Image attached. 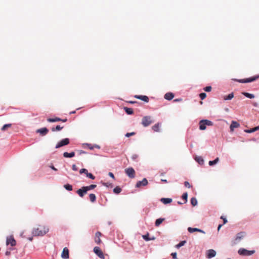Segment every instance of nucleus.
<instances>
[{
	"label": "nucleus",
	"instance_id": "obj_60",
	"mask_svg": "<svg viewBox=\"0 0 259 259\" xmlns=\"http://www.w3.org/2000/svg\"><path fill=\"white\" fill-rule=\"evenodd\" d=\"M223 225H222V224H220V225H219V226H218V230H219L221 229V228L222 227V226Z\"/></svg>",
	"mask_w": 259,
	"mask_h": 259
},
{
	"label": "nucleus",
	"instance_id": "obj_37",
	"mask_svg": "<svg viewBox=\"0 0 259 259\" xmlns=\"http://www.w3.org/2000/svg\"><path fill=\"white\" fill-rule=\"evenodd\" d=\"M141 100L147 103L149 101V98L146 96L142 95V96L141 97Z\"/></svg>",
	"mask_w": 259,
	"mask_h": 259
},
{
	"label": "nucleus",
	"instance_id": "obj_47",
	"mask_svg": "<svg viewBox=\"0 0 259 259\" xmlns=\"http://www.w3.org/2000/svg\"><path fill=\"white\" fill-rule=\"evenodd\" d=\"M135 134V133L134 132H132V133H127L125 134V137H130V136H133Z\"/></svg>",
	"mask_w": 259,
	"mask_h": 259
},
{
	"label": "nucleus",
	"instance_id": "obj_4",
	"mask_svg": "<svg viewBox=\"0 0 259 259\" xmlns=\"http://www.w3.org/2000/svg\"><path fill=\"white\" fill-rule=\"evenodd\" d=\"M69 143V139L68 138H65L61 140L56 145V148H59L62 146L68 145Z\"/></svg>",
	"mask_w": 259,
	"mask_h": 259
},
{
	"label": "nucleus",
	"instance_id": "obj_3",
	"mask_svg": "<svg viewBox=\"0 0 259 259\" xmlns=\"http://www.w3.org/2000/svg\"><path fill=\"white\" fill-rule=\"evenodd\" d=\"M150 116H144L142 120V124L145 126H148L152 123Z\"/></svg>",
	"mask_w": 259,
	"mask_h": 259
},
{
	"label": "nucleus",
	"instance_id": "obj_16",
	"mask_svg": "<svg viewBox=\"0 0 259 259\" xmlns=\"http://www.w3.org/2000/svg\"><path fill=\"white\" fill-rule=\"evenodd\" d=\"M240 126L239 123L235 121H232L230 125V130L233 131L235 128H237Z\"/></svg>",
	"mask_w": 259,
	"mask_h": 259
},
{
	"label": "nucleus",
	"instance_id": "obj_19",
	"mask_svg": "<svg viewBox=\"0 0 259 259\" xmlns=\"http://www.w3.org/2000/svg\"><path fill=\"white\" fill-rule=\"evenodd\" d=\"M160 201L164 204H166L171 202L172 199L169 198H162L160 199Z\"/></svg>",
	"mask_w": 259,
	"mask_h": 259
},
{
	"label": "nucleus",
	"instance_id": "obj_41",
	"mask_svg": "<svg viewBox=\"0 0 259 259\" xmlns=\"http://www.w3.org/2000/svg\"><path fill=\"white\" fill-rule=\"evenodd\" d=\"M11 125H12L11 124H6L3 125V126L2 128V131H5L6 129V128L11 127Z\"/></svg>",
	"mask_w": 259,
	"mask_h": 259
},
{
	"label": "nucleus",
	"instance_id": "obj_10",
	"mask_svg": "<svg viewBox=\"0 0 259 259\" xmlns=\"http://www.w3.org/2000/svg\"><path fill=\"white\" fill-rule=\"evenodd\" d=\"M148 184V181L146 178H144L142 181L137 182L136 187L139 188L141 186H145Z\"/></svg>",
	"mask_w": 259,
	"mask_h": 259
},
{
	"label": "nucleus",
	"instance_id": "obj_21",
	"mask_svg": "<svg viewBox=\"0 0 259 259\" xmlns=\"http://www.w3.org/2000/svg\"><path fill=\"white\" fill-rule=\"evenodd\" d=\"M61 120V119L59 117H55L54 118H49L47 119V121L49 122H57V121H60Z\"/></svg>",
	"mask_w": 259,
	"mask_h": 259
},
{
	"label": "nucleus",
	"instance_id": "obj_22",
	"mask_svg": "<svg viewBox=\"0 0 259 259\" xmlns=\"http://www.w3.org/2000/svg\"><path fill=\"white\" fill-rule=\"evenodd\" d=\"M195 160L200 165H202L204 163V160L201 156L196 157Z\"/></svg>",
	"mask_w": 259,
	"mask_h": 259
},
{
	"label": "nucleus",
	"instance_id": "obj_45",
	"mask_svg": "<svg viewBox=\"0 0 259 259\" xmlns=\"http://www.w3.org/2000/svg\"><path fill=\"white\" fill-rule=\"evenodd\" d=\"M244 132L245 133H251L254 132L255 131L254 130V128H251V129H249V130H245L244 131Z\"/></svg>",
	"mask_w": 259,
	"mask_h": 259
},
{
	"label": "nucleus",
	"instance_id": "obj_50",
	"mask_svg": "<svg viewBox=\"0 0 259 259\" xmlns=\"http://www.w3.org/2000/svg\"><path fill=\"white\" fill-rule=\"evenodd\" d=\"M72 170H74V171H77V168L75 164H73L72 165Z\"/></svg>",
	"mask_w": 259,
	"mask_h": 259
},
{
	"label": "nucleus",
	"instance_id": "obj_13",
	"mask_svg": "<svg viewBox=\"0 0 259 259\" xmlns=\"http://www.w3.org/2000/svg\"><path fill=\"white\" fill-rule=\"evenodd\" d=\"M244 236H245L244 232H241L238 233L236 235V237H235V241H236V243L240 241L241 240V239H242L244 237Z\"/></svg>",
	"mask_w": 259,
	"mask_h": 259
},
{
	"label": "nucleus",
	"instance_id": "obj_20",
	"mask_svg": "<svg viewBox=\"0 0 259 259\" xmlns=\"http://www.w3.org/2000/svg\"><path fill=\"white\" fill-rule=\"evenodd\" d=\"M206 124L204 121V119H202L199 122V129L200 130H205L206 129Z\"/></svg>",
	"mask_w": 259,
	"mask_h": 259
},
{
	"label": "nucleus",
	"instance_id": "obj_25",
	"mask_svg": "<svg viewBox=\"0 0 259 259\" xmlns=\"http://www.w3.org/2000/svg\"><path fill=\"white\" fill-rule=\"evenodd\" d=\"M164 220V218H159L157 219L155 223V225L156 227H158Z\"/></svg>",
	"mask_w": 259,
	"mask_h": 259
},
{
	"label": "nucleus",
	"instance_id": "obj_43",
	"mask_svg": "<svg viewBox=\"0 0 259 259\" xmlns=\"http://www.w3.org/2000/svg\"><path fill=\"white\" fill-rule=\"evenodd\" d=\"M79 172L81 174H85L87 175V174L88 172V171L85 168H82V169H80Z\"/></svg>",
	"mask_w": 259,
	"mask_h": 259
},
{
	"label": "nucleus",
	"instance_id": "obj_44",
	"mask_svg": "<svg viewBox=\"0 0 259 259\" xmlns=\"http://www.w3.org/2000/svg\"><path fill=\"white\" fill-rule=\"evenodd\" d=\"M204 90L205 92H210L211 90V86H207L205 88H204Z\"/></svg>",
	"mask_w": 259,
	"mask_h": 259
},
{
	"label": "nucleus",
	"instance_id": "obj_56",
	"mask_svg": "<svg viewBox=\"0 0 259 259\" xmlns=\"http://www.w3.org/2000/svg\"><path fill=\"white\" fill-rule=\"evenodd\" d=\"M101 240L100 239V238H98V239L96 240V242H97V243H100L101 242Z\"/></svg>",
	"mask_w": 259,
	"mask_h": 259
},
{
	"label": "nucleus",
	"instance_id": "obj_14",
	"mask_svg": "<svg viewBox=\"0 0 259 259\" xmlns=\"http://www.w3.org/2000/svg\"><path fill=\"white\" fill-rule=\"evenodd\" d=\"M188 230L189 231V232L191 233H192L194 232H201V233H202L203 234H205V232L202 230H201L200 229H198V228H191V227H189L188 228Z\"/></svg>",
	"mask_w": 259,
	"mask_h": 259
},
{
	"label": "nucleus",
	"instance_id": "obj_18",
	"mask_svg": "<svg viewBox=\"0 0 259 259\" xmlns=\"http://www.w3.org/2000/svg\"><path fill=\"white\" fill-rule=\"evenodd\" d=\"M74 155L75 153L74 152H71L70 153L65 152L63 153V156L65 158H71L74 157Z\"/></svg>",
	"mask_w": 259,
	"mask_h": 259
},
{
	"label": "nucleus",
	"instance_id": "obj_49",
	"mask_svg": "<svg viewBox=\"0 0 259 259\" xmlns=\"http://www.w3.org/2000/svg\"><path fill=\"white\" fill-rule=\"evenodd\" d=\"M221 219H223V221H224V223L223 224H225L227 222V220L226 218L224 217L223 216H222L221 217Z\"/></svg>",
	"mask_w": 259,
	"mask_h": 259
},
{
	"label": "nucleus",
	"instance_id": "obj_54",
	"mask_svg": "<svg viewBox=\"0 0 259 259\" xmlns=\"http://www.w3.org/2000/svg\"><path fill=\"white\" fill-rule=\"evenodd\" d=\"M142 95H135V98L141 100V97Z\"/></svg>",
	"mask_w": 259,
	"mask_h": 259
},
{
	"label": "nucleus",
	"instance_id": "obj_1",
	"mask_svg": "<svg viewBox=\"0 0 259 259\" xmlns=\"http://www.w3.org/2000/svg\"><path fill=\"white\" fill-rule=\"evenodd\" d=\"M49 231L48 227L44 226L42 230L39 228H33L32 231V234L34 236H42L47 234Z\"/></svg>",
	"mask_w": 259,
	"mask_h": 259
},
{
	"label": "nucleus",
	"instance_id": "obj_58",
	"mask_svg": "<svg viewBox=\"0 0 259 259\" xmlns=\"http://www.w3.org/2000/svg\"><path fill=\"white\" fill-rule=\"evenodd\" d=\"M182 101V99H177L174 100V102H179Z\"/></svg>",
	"mask_w": 259,
	"mask_h": 259
},
{
	"label": "nucleus",
	"instance_id": "obj_11",
	"mask_svg": "<svg viewBox=\"0 0 259 259\" xmlns=\"http://www.w3.org/2000/svg\"><path fill=\"white\" fill-rule=\"evenodd\" d=\"M216 255V251L214 249H209L207 251L206 257L208 258H211Z\"/></svg>",
	"mask_w": 259,
	"mask_h": 259
},
{
	"label": "nucleus",
	"instance_id": "obj_31",
	"mask_svg": "<svg viewBox=\"0 0 259 259\" xmlns=\"http://www.w3.org/2000/svg\"><path fill=\"white\" fill-rule=\"evenodd\" d=\"M219 161V158L218 157L216 158L214 160L209 161L208 164L209 165L212 166L214 164H217Z\"/></svg>",
	"mask_w": 259,
	"mask_h": 259
},
{
	"label": "nucleus",
	"instance_id": "obj_29",
	"mask_svg": "<svg viewBox=\"0 0 259 259\" xmlns=\"http://www.w3.org/2000/svg\"><path fill=\"white\" fill-rule=\"evenodd\" d=\"M63 126H61L59 125H57L56 127H53L51 128V130L52 132L59 131L63 128Z\"/></svg>",
	"mask_w": 259,
	"mask_h": 259
},
{
	"label": "nucleus",
	"instance_id": "obj_35",
	"mask_svg": "<svg viewBox=\"0 0 259 259\" xmlns=\"http://www.w3.org/2000/svg\"><path fill=\"white\" fill-rule=\"evenodd\" d=\"M64 188L67 191H72V186L70 184H66L64 186Z\"/></svg>",
	"mask_w": 259,
	"mask_h": 259
},
{
	"label": "nucleus",
	"instance_id": "obj_52",
	"mask_svg": "<svg viewBox=\"0 0 259 259\" xmlns=\"http://www.w3.org/2000/svg\"><path fill=\"white\" fill-rule=\"evenodd\" d=\"M50 168H51L52 169H53V170H55V171H57V168H56L54 166V165H52L50 166Z\"/></svg>",
	"mask_w": 259,
	"mask_h": 259
},
{
	"label": "nucleus",
	"instance_id": "obj_30",
	"mask_svg": "<svg viewBox=\"0 0 259 259\" xmlns=\"http://www.w3.org/2000/svg\"><path fill=\"white\" fill-rule=\"evenodd\" d=\"M160 124L157 123L152 126V129L154 131L158 132L159 131Z\"/></svg>",
	"mask_w": 259,
	"mask_h": 259
},
{
	"label": "nucleus",
	"instance_id": "obj_17",
	"mask_svg": "<svg viewBox=\"0 0 259 259\" xmlns=\"http://www.w3.org/2000/svg\"><path fill=\"white\" fill-rule=\"evenodd\" d=\"M174 97V94L170 92L167 93L164 95V99L168 101L172 100Z\"/></svg>",
	"mask_w": 259,
	"mask_h": 259
},
{
	"label": "nucleus",
	"instance_id": "obj_8",
	"mask_svg": "<svg viewBox=\"0 0 259 259\" xmlns=\"http://www.w3.org/2000/svg\"><path fill=\"white\" fill-rule=\"evenodd\" d=\"M94 252L101 258H104V255L103 252L98 246H96L94 248Z\"/></svg>",
	"mask_w": 259,
	"mask_h": 259
},
{
	"label": "nucleus",
	"instance_id": "obj_51",
	"mask_svg": "<svg viewBox=\"0 0 259 259\" xmlns=\"http://www.w3.org/2000/svg\"><path fill=\"white\" fill-rule=\"evenodd\" d=\"M101 233L99 232H97L96 233V237L98 238H100V237L101 236Z\"/></svg>",
	"mask_w": 259,
	"mask_h": 259
},
{
	"label": "nucleus",
	"instance_id": "obj_6",
	"mask_svg": "<svg viewBox=\"0 0 259 259\" xmlns=\"http://www.w3.org/2000/svg\"><path fill=\"white\" fill-rule=\"evenodd\" d=\"M125 172L130 178H134L135 177V171L134 169L132 167L126 168L125 169Z\"/></svg>",
	"mask_w": 259,
	"mask_h": 259
},
{
	"label": "nucleus",
	"instance_id": "obj_64",
	"mask_svg": "<svg viewBox=\"0 0 259 259\" xmlns=\"http://www.w3.org/2000/svg\"><path fill=\"white\" fill-rule=\"evenodd\" d=\"M61 121L64 122H66L67 121V119H61Z\"/></svg>",
	"mask_w": 259,
	"mask_h": 259
},
{
	"label": "nucleus",
	"instance_id": "obj_9",
	"mask_svg": "<svg viewBox=\"0 0 259 259\" xmlns=\"http://www.w3.org/2000/svg\"><path fill=\"white\" fill-rule=\"evenodd\" d=\"M36 132L39 133L41 136H46L49 132V130L47 127H42L36 130Z\"/></svg>",
	"mask_w": 259,
	"mask_h": 259
},
{
	"label": "nucleus",
	"instance_id": "obj_28",
	"mask_svg": "<svg viewBox=\"0 0 259 259\" xmlns=\"http://www.w3.org/2000/svg\"><path fill=\"white\" fill-rule=\"evenodd\" d=\"M124 110H125V112L128 115H131L133 113V109L131 108L124 107Z\"/></svg>",
	"mask_w": 259,
	"mask_h": 259
},
{
	"label": "nucleus",
	"instance_id": "obj_48",
	"mask_svg": "<svg viewBox=\"0 0 259 259\" xmlns=\"http://www.w3.org/2000/svg\"><path fill=\"white\" fill-rule=\"evenodd\" d=\"M177 253H176V252H172V253H171V256H172V258H173L174 259H176V258H177Z\"/></svg>",
	"mask_w": 259,
	"mask_h": 259
},
{
	"label": "nucleus",
	"instance_id": "obj_27",
	"mask_svg": "<svg viewBox=\"0 0 259 259\" xmlns=\"http://www.w3.org/2000/svg\"><path fill=\"white\" fill-rule=\"evenodd\" d=\"M143 238L145 241H150V240H153L155 239V237H152V238H149V237L148 233L146 234V235H143Z\"/></svg>",
	"mask_w": 259,
	"mask_h": 259
},
{
	"label": "nucleus",
	"instance_id": "obj_36",
	"mask_svg": "<svg viewBox=\"0 0 259 259\" xmlns=\"http://www.w3.org/2000/svg\"><path fill=\"white\" fill-rule=\"evenodd\" d=\"M186 243V241H185V240L181 241L180 243H179L176 245V247L178 248H179L181 247L184 246L185 244Z\"/></svg>",
	"mask_w": 259,
	"mask_h": 259
},
{
	"label": "nucleus",
	"instance_id": "obj_32",
	"mask_svg": "<svg viewBox=\"0 0 259 259\" xmlns=\"http://www.w3.org/2000/svg\"><path fill=\"white\" fill-rule=\"evenodd\" d=\"M191 203L193 206H196L198 203L197 199L195 197H192L191 199Z\"/></svg>",
	"mask_w": 259,
	"mask_h": 259
},
{
	"label": "nucleus",
	"instance_id": "obj_59",
	"mask_svg": "<svg viewBox=\"0 0 259 259\" xmlns=\"http://www.w3.org/2000/svg\"><path fill=\"white\" fill-rule=\"evenodd\" d=\"M255 132L257 130H259V126H256L255 127L253 128Z\"/></svg>",
	"mask_w": 259,
	"mask_h": 259
},
{
	"label": "nucleus",
	"instance_id": "obj_5",
	"mask_svg": "<svg viewBox=\"0 0 259 259\" xmlns=\"http://www.w3.org/2000/svg\"><path fill=\"white\" fill-rule=\"evenodd\" d=\"M258 76H253L250 78H246V79H238L237 81L240 83H248L252 82L254 80H255L257 78H258Z\"/></svg>",
	"mask_w": 259,
	"mask_h": 259
},
{
	"label": "nucleus",
	"instance_id": "obj_39",
	"mask_svg": "<svg viewBox=\"0 0 259 259\" xmlns=\"http://www.w3.org/2000/svg\"><path fill=\"white\" fill-rule=\"evenodd\" d=\"M86 176L87 177L92 180H94L95 179V177L91 173L88 172Z\"/></svg>",
	"mask_w": 259,
	"mask_h": 259
},
{
	"label": "nucleus",
	"instance_id": "obj_61",
	"mask_svg": "<svg viewBox=\"0 0 259 259\" xmlns=\"http://www.w3.org/2000/svg\"><path fill=\"white\" fill-rule=\"evenodd\" d=\"M162 182H164V183H166L167 182V180H165V179H161V180Z\"/></svg>",
	"mask_w": 259,
	"mask_h": 259
},
{
	"label": "nucleus",
	"instance_id": "obj_55",
	"mask_svg": "<svg viewBox=\"0 0 259 259\" xmlns=\"http://www.w3.org/2000/svg\"><path fill=\"white\" fill-rule=\"evenodd\" d=\"M252 105L254 107H257L258 106V103L257 102H253L252 103Z\"/></svg>",
	"mask_w": 259,
	"mask_h": 259
},
{
	"label": "nucleus",
	"instance_id": "obj_38",
	"mask_svg": "<svg viewBox=\"0 0 259 259\" xmlns=\"http://www.w3.org/2000/svg\"><path fill=\"white\" fill-rule=\"evenodd\" d=\"M204 121L206 125L211 126V125H213L212 122L210 120H207V119H204Z\"/></svg>",
	"mask_w": 259,
	"mask_h": 259
},
{
	"label": "nucleus",
	"instance_id": "obj_23",
	"mask_svg": "<svg viewBox=\"0 0 259 259\" xmlns=\"http://www.w3.org/2000/svg\"><path fill=\"white\" fill-rule=\"evenodd\" d=\"M234 97V93L232 92L230 94H229L228 96H225L224 97V99L225 100H232Z\"/></svg>",
	"mask_w": 259,
	"mask_h": 259
},
{
	"label": "nucleus",
	"instance_id": "obj_15",
	"mask_svg": "<svg viewBox=\"0 0 259 259\" xmlns=\"http://www.w3.org/2000/svg\"><path fill=\"white\" fill-rule=\"evenodd\" d=\"M87 192V191L85 188H84V187H82L81 189H79L77 191V193L81 197H82Z\"/></svg>",
	"mask_w": 259,
	"mask_h": 259
},
{
	"label": "nucleus",
	"instance_id": "obj_62",
	"mask_svg": "<svg viewBox=\"0 0 259 259\" xmlns=\"http://www.w3.org/2000/svg\"><path fill=\"white\" fill-rule=\"evenodd\" d=\"M93 147H94H94H96V148H98V149H99V148H100V146H99V145H95L94 146H93Z\"/></svg>",
	"mask_w": 259,
	"mask_h": 259
},
{
	"label": "nucleus",
	"instance_id": "obj_12",
	"mask_svg": "<svg viewBox=\"0 0 259 259\" xmlns=\"http://www.w3.org/2000/svg\"><path fill=\"white\" fill-rule=\"evenodd\" d=\"M61 257L64 259H68L69 258V250L67 247L63 248L61 253Z\"/></svg>",
	"mask_w": 259,
	"mask_h": 259
},
{
	"label": "nucleus",
	"instance_id": "obj_26",
	"mask_svg": "<svg viewBox=\"0 0 259 259\" xmlns=\"http://www.w3.org/2000/svg\"><path fill=\"white\" fill-rule=\"evenodd\" d=\"M97 187L96 185L92 184L88 186H84V188L87 191L95 189Z\"/></svg>",
	"mask_w": 259,
	"mask_h": 259
},
{
	"label": "nucleus",
	"instance_id": "obj_53",
	"mask_svg": "<svg viewBox=\"0 0 259 259\" xmlns=\"http://www.w3.org/2000/svg\"><path fill=\"white\" fill-rule=\"evenodd\" d=\"M108 175L110 177H111L113 179H114V176L112 172H109Z\"/></svg>",
	"mask_w": 259,
	"mask_h": 259
},
{
	"label": "nucleus",
	"instance_id": "obj_33",
	"mask_svg": "<svg viewBox=\"0 0 259 259\" xmlns=\"http://www.w3.org/2000/svg\"><path fill=\"white\" fill-rule=\"evenodd\" d=\"M90 199L92 202H95L96 200V196L94 194H90L89 195Z\"/></svg>",
	"mask_w": 259,
	"mask_h": 259
},
{
	"label": "nucleus",
	"instance_id": "obj_46",
	"mask_svg": "<svg viewBox=\"0 0 259 259\" xmlns=\"http://www.w3.org/2000/svg\"><path fill=\"white\" fill-rule=\"evenodd\" d=\"M184 185L186 187H187L188 188H190L191 187V185L190 184V183L188 182V181H185L184 182Z\"/></svg>",
	"mask_w": 259,
	"mask_h": 259
},
{
	"label": "nucleus",
	"instance_id": "obj_34",
	"mask_svg": "<svg viewBox=\"0 0 259 259\" xmlns=\"http://www.w3.org/2000/svg\"><path fill=\"white\" fill-rule=\"evenodd\" d=\"M121 191V189L119 187H116L113 189V192L115 194H119Z\"/></svg>",
	"mask_w": 259,
	"mask_h": 259
},
{
	"label": "nucleus",
	"instance_id": "obj_24",
	"mask_svg": "<svg viewBox=\"0 0 259 259\" xmlns=\"http://www.w3.org/2000/svg\"><path fill=\"white\" fill-rule=\"evenodd\" d=\"M242 94L246 98H248L249 99H253L254 98V95L252 94H250V93H246V92H243V93H242Z\"/></svg>",
	"mask_w": 259,
	"mask_h": 259
},
{
	"label": "nucleus",
	"instance_id": "obj_42",
	"mask_svg": "<svg viewBox=\"0 0 259 259\" xmlns=\"http://www.w3.org/2000/svg\"><path fill=\"white\" fill-rule=\"evenodd\" d=\"M188 194L187 193H184L182 195L183 199L185 200V203L187 201Z\"/></svg>",
	"mask_w": 259,
	"mask_h": 259
},
{
	"label": "nucleus",
	"instance_id": "obj_2",
	"mask_svg": "<svg viewBox=\"0 0 259 259\" xmlns=\"http://www.w3.org/2000/svg\"><path fill=\"white\" fill-rule=\"evenodd\" d=\"M255 252V250H248L245 248H241L238 251V253L243 256H250L253 254Z\"/></svg>",
	"mask_w": 259,
	"mask_h": 259
},
{
	"label": "nucleus",
	"instance_id": "obj_57",
	"mask_svg": "<svg viewBox=\"0 0 259 259\" xmlns=\"http://www.w3.org/2000/svg\"><path fill=\"white\" fill-rule=\"evenodd\" d=\"M137 155H136V154L133 155L132 156V159H134V160L136 158H137Z\"/></svg>",
	"mask_w": 259,
	"mask_h": 259
},
{
	"label": "nucleus",
	"instance_id": "obj_7",
	"mask_svg": "<svg viewBox=\"0 0 259 259\" xmlns=\"http://www.w3.org/2000/svg\"><path fill=\"white\" fill-rule=\"evenodd\" d=\"M6 244L7 245L10 244L12 246H14L16 244V241L12 236H10L7 238Z\"/></svg>",
	"mask_w": 259,
	"mask_h": 259
},
{
	"label": "nucleus",
	"instance_id": "obj_40",
	"mask_svg": "<svg viewBox=\"0 0 259 259\" xmlns=\"http://www.w3.org/2000/svg\"><path fill=\"white\" fill-rule=\"evenodd\" d=\"M199 97L201 100L204 99L206 97V94L205 93H202L199 94Z\"/></svg>",
	"mask_w": 259,
	"mask_h": 259
},
{
	"label": "nucleus",
	"instance_id": "obj_63",
	"mask_svg": "<svg viewBox=\"0 0 259 259\" xmlns=\"http://www.w3.org/2000/svg\"><path fill=\"white\" fill-rule=\"evenodd\" d=\"M76 111H71L70 112V114H74L75 113Z\"/></svg>",
	"mask_w": 259,
	"mask_h": 259
}]
</instances>
